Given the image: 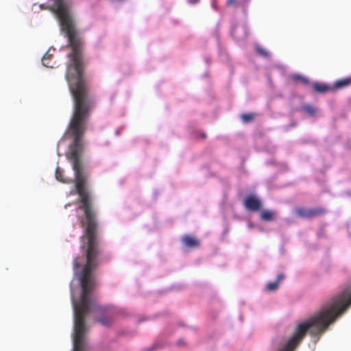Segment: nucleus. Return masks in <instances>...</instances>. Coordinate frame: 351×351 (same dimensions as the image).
<instances>
[{
    "label": "nucleus",
    "mask_w": 351,
    "mask_h": 351,
    "mask_svg": "<svg viewBox=\"0 0 351 351\" xmlns=\"http://www.w3.org/2000/svg\"><path fill=\"white\" fill-rule=\"evenodd\" d=\"M248 227H249L250 228H252V223H251V222H249V223H248Z\"/></svg>",
    "instance_id": "obj_15"
},
{
    "label": "nucleus",
    "mask_w": 351,
    "mask_h": 351,
    "mask_svg": "<svg viewBox=\"0 0 351 351\" xmlns=\"http://www.w3.org/2000/svg\"><path fill=\"white\" fill-rule=\"evenodd\" d=\"M55 51V49L53 48V47H50L47 52L44 55L43 58V64L45 66H47V67H53V66L51 65H49V63L47 62V60L51 57Z\"/></svg>",
    "instance_id": "obj_6"
},
{
    "label": "nucleus",
    "mask_w": 351,
    "mask_h": 351,
    "mask_svg": "<svg viewBox=\"0 0 351 351\" xmlns=\"http://www.w3.org/2000/svg\"><path fill=\"white\" fill-rule=\"evenodd\" d=\"M294 79L295 80H303L305 82H306V80L304 77H302V76H300L299 75H294Z\"/></svg>",
    "instance_id": "obj_13"
},
{
    "label": "nucleus",
    "mask_w": 351,
    "mask_h": 351,
    "mask_svg": "<svg viewBox=\"0 0 351 351\" xmlns=\"http://www.w3.org/2000/svg\"><path fill=\"white\" fill-rule=\"evenodd\" d=\"M276 213L272 210H265L261 213V217L264 221H271L275 218Z\"/></svg>",
    "instance_id": "obj_5"
},
{
    "label": "nucleus",
    "mask_w": 351,
    "mask_h": 351,
    "mask_svg": "<svg viewBox=\"0 0 351 351\" xmlns=\"http://www.w3.org/2000/svg\"><path fill=\"white\" fill-rule=\"evenodd\" d=\"M282 278V276L280 275L275 280L268 282L265 286V290L267 292L276 291L279 288L280 283Z\"/></svg>",
    "instance_id": "obj_2"
},
{
    "label": "nucleus",
    "mask_w": 351,
    "mask_h": 351,
    "mask_svg": "<svg viewBox=\"0 0 351 351\" xmlns=\"http://www.w3.org/2000/svg\"><path fill=\"white\" fill-rule=\"evenodd\" d=\"M351 305V289H346V309Z\"/></svg>",
    "instance_id": "obj_9"
},
{
    "label": "nucleus",
    "mask_w": 351,
    "mask_h": 351,
    "mask_svg": "<svg viewBox=\"0 0 351 351\" xmlns=\"http://www.w3.org/2000/svg\"><path fill=\"white\" fill-rule=\"evenodd\" d=\"M244 204L247 210L256 211L261 208V202L257 197L250 195L245 199Z\"/></svg>",
    "instance_id": "obj_1"
},
{
    "label": "nucleus",
    "mask_w": 351,
    "mask_h": 351,
    "mask_svg": "<svg viewBox=\"0 0 351 351\" xmlns=\"http://www.w3.org/2000/svg\"><path fill=\"white\" fill-rule=\"evenodd\" d=\"M182 240L184 245L188 247H193L199 245V241L191 236H185Z\"/></svg>",
    "instance_id": "obj_3"
},
{
    "label": "nucleus",
    "mask_w": 351,
    "mask_h": 351,
    "mask_svg": "<svg viewBox=\"0 0 351 351\" xmlns=\"http://www.w3.org/2000/svg\"><path fill=\"white\" fill-rule=\"evenodd\" d=\"M350 82H351V79H350V78H346L343 80H341L337 81L335 83L334 87L335 88H343V87L348 86V84H350Z\"/></svg>",
    "instance_id": "obj_7"
},
{
    "label": "nucleus",
    "mask_w": 351,
    "mask_h": 351,
    "mask_svg": "<svg viewBox=\"0 0 351 351\" xmlns=\"http://www.w3.org/2000/svg\"><path fill=\"white\" fill-rule=\"evenodd\" d=\"M241 117L244 123H247L253 119L254 115L253 114H243L241 116Z\"/></svg>",
    "instance_id": "obj_10"
},
{
    "label": "nucleus",
    "mask_w": 351,
    "mask_h": 351,
    "mask_svg": "<svg viewBox=\"0 0 351 351\" xmlns=\"http://www.w3.org/2000/svg\"><path fill=\"white\" fill-rule=\"evenodd\" d=\"M314 88L318 92H325L329 90V86L324 84L315 83L313 84Z\"/></svg>",
    "instance_id": "obj_8"
},
{
    "label": "nucleus",
    "mask_w": 351,
    "mask_h": 351,
    "mask_svg": "<svg viewBox=\"0 0 351 351\" xmlns=\"http://www.w3.org/2000/svg\"><path fill=\"white\" fill-rule=\"evenodd\" d=\"M56 178L58 181L64 182V183H69L70 182L73 181V178H71L64 177L63 175V171L59 167H58L56 168Z\"/></svg>",
    "instance_id": "obj_4"
},
{
    "label": "nucleus",
    "mask_w": 351,
    "mask_h": 351,
    "mask_svg": "<svg viewBox=\"0 0 351 351\" xmlns=\"http://www.w3.org/2000/svg\"><path fill=\"white\" fill-rule=\"evenodd\" d=\"M236 0H228V5H232L233 4L234 2H235Z\"/></svg>",
    "instance_id": "obj_14"
},
{
    "label": "nucleus",
    "mask_w": 351,
    "mask_h": 351,
    "mask_svg": "<svg viewBox=\"0 0 351 351\" xmlns=\"http://www.w3.org/2000/svg\"><path fill=\"white\" fill-rule=\"evenodd\" d=\"M256 51L261 56H268V53L266 51L265 49H263L262 47H256Z\"/></svg>",
    "instance_id": "obj_11"
},
{
    "label": "nucleus",
    "mask_w": 351,
    "mask_h": 351,
    "mask_svg": "<svg viewBox=\"0 0 351 351\" xmlns=\"http://www.w3.org/2000/svg\"><path fill=\"white\" fill-rule=\"evenodd\" d=\"M304 110H306V112L311 115H313L316 112V110L311 106H306Z\"/></svg>",
    "instance_id": "obj_12"
}]
</instances>
